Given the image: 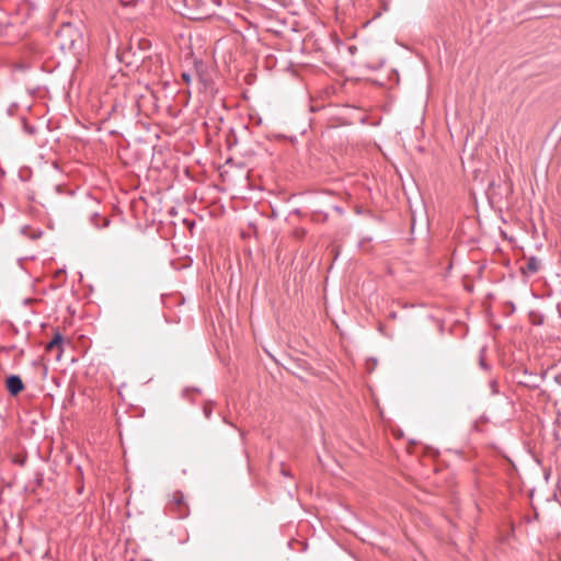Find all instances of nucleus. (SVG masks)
Listing matches in <instances>:
<instances>
[{
  "instance_id": "obj_1",
  "label": "nucleus",
  "mask_w": 561,
  "mask_h": 561,
  "mask_svg": "<svg viewBox=\"0 0 561 561\" xmlns=\"http://www.w3.org/2000/svg\"><path fill=\"white\" fill-rule=\"evenodd\" d=\"M56 37L60 49L66 53H76L83 44L82 35L70 24L64 25Z\"/></svg>"
},
{
  "instance_id": "obj_2",
  "label": "nucleus",
  "mask_w": 561,
  "mask_h": 561,
  "mask_svg": "<svg viewBox=\"0 0 561 561\" xmlns=\"http://www.w3.org/2000/svg\"><path fill=\"white\" fill-rule=\"evenodd\" d=\"M186 8V13L192 19H205L214 13V9L219 5L218 0H180Z\"/></svg>"
},
{
  "instance_id": "obj_3",
  "label": "nucleus",
  "mask_w": 561,
  "mask_h": 561,
  "mask_svg": "<svg viewBox=\"0 0 561 561\" xmlns=\"http://www.w3.org/2000/svg\"><path fill=\"white\" fill-rule=\"evenodd\" d=\"M170 507L178 514L179 518H185L188 515V506L185 502L184 494L180 491H175L172 494Z\"/></svg>"
},
{
  "instance_id": "obj_4",
  "label": "nucleus",
  "mask_w": 561,
  "mask_h": 561,
  "mask_svg": "<svg viewBox=\"0 0 561 561\" xmlns=\"http://www.w3.org/2000/svg\"><path fill=\"white\" fill-rule=\"evenodd\" d=\"M23 388V382L19 376L12 375L7 379V389L12 396L19 394Z\"/></svg>"
},
{
  "instance_id": "obj_5",
  "label": "nucleus",
  "mask_w": 561,
  "mask_h": 561,
  "mask_svg": "<svg viewBox=\"0 0 561 561\" xmlns=\"http://www.w3.org/2000/svg\"><path fill=\"white\" fill-rule=\"evenodd\" d=\"M62 336L57 333L55 334L54 339L47 344L46 350L48 352L57 351L56 358L60 359L61 353H62Z\"/></svg>"
},
{
  "instance_id": "obj_6",
  "label": "nucleus",
  "mask_w": 561,
  "mask_h": 561,
  "mask_svg": "<svg viewBox=\"0 0 561 561\" xmlns=\"http://www.w3.org/2000/svg\"><path fill=\"white\" fill-rule=\"evenodd\" d=\"M539 261L534 259V257H530L527 263H526V266L523 268L524 273L525 272H528V273H536L538 270H539Z\"/></svg>"
},
{
  "instance_id": "obj_7",
  "label": "nucleus",
  "mask_w": 561,
  "mask_h": 561,
  "mask_svg": "<svg viewBox=\"0 0 561 561\" xmlns=\"http://www.w3.org/2000/svg\"><path fill=\"white\" fill-rule=\"evenodd\" d=\"M182 79H183L185 82H187V83H188V82H190V80H191L190 75H187V73H183V75H182Z\"/></svg>"
}]
</instances>
